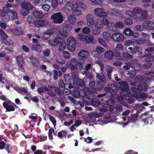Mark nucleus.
Instances as JSON below:
<instances>
[{
	"label": "nucleus",
	"mask_w": 154,
	"mask_h": 154,
	"mask_svg": "<svg viewBox=\"0 0 154 154\" xmlns=\"http://www.w3.org/2000/svg\"><path fill=\"white\" fill-rule=\"evenodd\" d=\"M134 12V10H128L125 12V14L126 15L128 16L131 17L135 18Z\"/></svg>",
	"instance_id": "33"
},
{
	"label": "nucleus",
	"mask_w": 154,
	"mask_h": 154,
	"mask_svg": "<svg viewBox=\"0 0 154 154\" xmlns=\"http://www.w3.org/2000/svg\"><path fill=\"white\" fill-rule=\"evenodd\" d=\"M136 73V72L135 70L134 69H131L129 71V74L130 77L131 78H132L134 77Z\"/></svg>",
	"instance_id": "46"
},
{
	"label": "nucleus",
	"mask_w": 154,
	"mask_h": 154,
	"mask_svg": "<svg viewBox=\"0 0 154 154\" xmlns=\"http://www.w3.org/2000/svg\"><path fill=\"white\" fill-rule=\"evenodd\" d=\"M60 41L57 37L51 38L48 41V44L51 46H56L59 43Z\"/></svg>",
	"instance_id": "15"
},
{
	"label": "nucleus",
	"mask_w": 154,
	"mask_h": 154,
	"mask_svg": "<svg viewBox=\"0 0 154 154\" xmlns=\"http://www.w3.org/2000/svg\"><path fill=\"white\" fill-rule=\"evenodd\" d=\"M63 28L68 33L70 32L72 29V26L70 25L67 24Z\"/></svg>",
	"instance_id": "41"
},
{
	"label": "nucleus",
	"mask_w": 154,
	"mask_h": 154,
	"mask_svg": "<svg viewBox=\"0 0 154 154\" xmlns=\"http://www.w3.org/2000/svg\"><path fill=\"white\" fill-rule=\"evenodd\" d=\"M86 36L83 34L80 33L78 35V38L80 40L84 41L85 40Z\"/></svg>",
	"instance_id": "60"
},
{
	"label": "nucleus",
	"mask_w": 154,
	"mask_h": 154,
	"mask_svg": "<svg viewBox=\"0 0 154 154\" xmlns=\"http://www.w3.org/2000/svg\"><path fill=\"white\" fill-rule=\"evenodd\" d=\"M133 31L130 28H127L125 29L124 32V33L128 36H131L133 34Z\"/></svg>",
	"instance_id": "38"
},
{
	"label": "nucleus",
	"mask_w": 154,
	"mask_h": 154,
	"mask_svg": "<svg viewBox=\"0 0 154 154\" xmlns=\"http://www.w3.org/2000/svg\"><path fill=\"white\" fill-rule=\"evenodd\" d=\"M104 56L105 58L110 60L113 59L114 54L112 51L109 50L105 52Z\"/></svg>",
	"instance_id": "18"
},
{
	"label": "nucleus",
	"mask_w": 154,
	"mask_h": 154,
	"mask_svg": "<svg viewBox=\"0 0 154 154\" xmlns=\"http://www.w3.org/2000/svg\"><path fill=\"white\" fill-rule=\"evenodd\" d=\"M108 29L110 30L115 31L117 30V28L115 25L113 23H110L108 26Z\"/></svg>",
	"instance_id": "35"
},
{
	"label": "nucleus",
	"mask_w": 154,
	"mask_h": 154,
	"mask_svg": "<svg viewBox=\"0 0 154 154\" xmlns=\"http://www.w3.org/2000/svg\"><path fill=\"white\" fill-rule=\"evenodd\" d=\"M104 89L107 92H109L111 91V94L115 95L117 94L119 88L114 84H109L107 85V87H105Z\"/></svg>",
	"instance_id": "3"
},
{
	"label": "nucleus",
	"mask_w": 154,
	"mask_h": 154,
	"mask_svg": "<svg viewBox=\"0 0 154 154\" xmlns=\"http://www.w3.org/2000/svg\"><path fill=\"white\" fill-rule=\"evenodd\" d=\"M98 42L100 44L105 47H106L107 46V44L104 41L102 38H100L98 39Z\"/></svg>",
	"instance_id": "50"
},
{
	"label": "nucleus",
	"mask_w": 154,
	"mask_h": 154,
	"mask_svg": "<svg viewBox=\"0 0 154 154\" xmlns=\"http://www.w3.org/2000/svg\"><path fill=\"white\" fill-rule=\"evenodd\" d=\"M76 42L74 37H69L67 39V47L70 51H74L75 50Z\"/></svg>",
	"instance_id": "5"
},
{
	"label": "nucleus",
	"mask_w": 154,
	"mask_h": 154,
	"mask_svg": "<svg viewBox=\"0 0 154 154\" xmlns=\"http://www.w3.org/2000/svg\"><path fill=\"white\" fill-rule=\"evenodd\" d=\"M119 88L121 90V94L122 95L125 97V98L127 102L129 103L134 102V100L133 98L132 94L129 91L128 84L126 81H121L119 82Z\"/></svg>",
	"instance_id": "1"
},
{
	"label": "nucleus",
	"mask_w": 154,
	"mask_h": 154,
	"mask_svg": "<svg viewBox=\"0 0 154 154\" xmlns=\"http://www.w3.org/2000/svg\"><path fill=\"white\" fill-rule=\"evenodd\" d=\"M63 93L64 94L67 95L71 94L72 91L67 88H64L63 91Z\"/></svg>",
	"instance_id": "52"
},
{
	"label": "nucleus",
	"mask_w": 154,
	"mask_h": 154,
	"mask_svg": "<svg viewBox=\"0 0 154 154\" xmlns=\"http://www.w3.org/2000/svg\"><path fill=\"white\" fill-rule=\"evenodd\" d=\"M131 90L132 91V93L133 97L137 98L138 97V94L140 93L139 91L138 88H137L136 87H131Z\"/></svg>",
	"instance_id": "20"
},
{
	"label": "nucleus",
	"mask_w": 154,
	"mask_h": 154,
	"mask_svg": "<svg viewBox=\"0 0 154 154\" xmlns=\"http://www.w3.org/2000/svg\"><path fill=\"white\" fill-rule=\"evenodd\" d=\"M17 62H21L22 63H24V61L23 58L21 56H18L16 57Z\"/></svg>",
	"instance_id": "59"
},
{
	"label": "nucleus",
	"mask_w": 154,
	"mask_h": 154,
	"mask_svg": "<svg viewBox=\"0 0 154 154\" xmlns=\"http://www.w3.org/2000/svg\"><path fill=\"white\" fill-rule=\"evenodd\" d=\"M141 16L143 19H146L147 18L148 16L147 11L146 10H143L141 12Z\"/></svg>",
	"instance_id": "44"
},
{
	"label": "nucleus",
	"mask_w": 154,
	"mask_h": 154,
	"mask_svg": "<svg viewBox=\"0 0 154 154\" xmlns=\"http://www.w3.org/2000/svg\"><path fill=\"white\" fill-rule=\"evenodd\" d=\"M152 65V63L150 62H146L143 64V66L144 68L146 69L149 68Z\"/></svg>",
	"instance_id": "63"
},
{
	"label": "nucleus",
	"mask_w": 154,
	"mask_h": 154,
	"mask_svg": "<svg viewBox=\"0 0 154 154\" xmlns=\"http://www.w3.org/2000/svg\"><path fill=\"white\" fill-rule=\"evenodd\" d=\"M68 20L69 23L72 24H74L75 23L76 18L73 14H70L68 18Z\"/></svg>",
	"instance_id": "32"
},
{
	"label": "nucleus",
	"mask_w": 154,
	"mask_h": 154,
	"mask_svg": "<svg viewBox=\"0 0 154 154\" xmlns=\"http://www.w3.org/2000/svg\"><path fill=\"white\" fill-rule=\"evenodd\" d=\"M54 130L53 128H50L48 130V137L50 140L53 139V137L52 134V132L54 133Z\"/></svg>",
	"instance_id": "43"
},
{
	"label": "nucleus",
	"mask_w": 154,
	"mask_h": 154,
	"mask_svg": "<svg viewBox=\"0 0 154 154\" xmlns=\"http://www.w3.org/2000/svg\"><path fill=\"white\" fill-rule=\"evenodd\" d=\"M66 85L64 84L62 80L60 79L59 81L58 82V86L60 88H65Z\"/></svg>",
	"instance_id": "42"
},
{
	"label": "nucleus",
	"mask_w": 154,
	"mask_h": 154,
	"mask_svg": "<svg viewBox=\"0 0 154 154\" xmlns=\"http://www.w3.org/2000/svg\"><path fill=\"white\" fill-rule=\"evenodd\" d=\"M56 60L57 62L61 64H64L65 62V60L60 57L57 58L56 59Z\"/></svg>",
	"instance_id": "55"
},
{
	"label": "nucleus",
	"mask_w": 154,
	"mask_h": 154,
	"mask_svg": "<svg viewBox=\"0 0 154 154\" xmlns=\"http://www.w3.org/2000/svg\"><path fill=\"white\" fill-rule=\"evenodd\" d=\"M33 14L36 19L42 18L44 16L42 13L36 11H33Z\"/></svg>",
	"instance_id": "27"
},
{
	"label": "nucleus",
	"mask_w": 154,
	"mask_h": 154,
	"mask_svg": "<svg viewBox=\"0 0 154 154\" xmlns=\"http://www.w3.org/2000/svg\"><path fill=\"white\" fill-rule=\"evenodd\" d=\"M111 38L114 41L121 42L124 39L123 35L119 32H115L112 35Z\"/></svg>",
	"instance_id": "8"
},
{
	"label": "nucleus",
	"mask_w": 154,
	"mask_h": 154,
	"mask_svg": "<svg viewBox=\"0 0 154 154\" xmlns=\"http://www.w3.org/2000/svg\"><path fill=\"white\" fill-rule=\"evenodd\" d=\"M134 11L135 13V17L136 14H140L142 11L141 8H135L134 9Z\"/></svg>",
	"instance_id": "48"
},
{
	"label": "nucleus",
	"mask_w": 154,
	"mask_h": 154,
	"mask_svg": "<svg viewBox=\"0 0 154 154\" xmlns=\"http://www.w3.org/2000/svg\"><path fill=\"white\" fill-rule=\"evenodd\" d=\"M3 105L4 107L6 109V110L8 112L13 111L15 110V109L14 106L8 104L7 102H3Z\"/></svg>",
	"instance_id": "16"
},
{
	"label": "nucleus",
	"mask_w": 154,
	"mask_h": 154,
	"mask_svg": "<svg viewBox=\"0 0 154 154\" xmlns=\"http://www.w3.org/2000/svg\"><path fill=\"white\" fill-rule=\"evenodd\" d=\"M75 69H80L82 68V63H75Z\"/></svg>",
	"instance_id": "62"
},
{
	"label": "nucleus",
	"mask_w": 154,
	"mask_h": 154,
	"mask_svg": "<svg viewBox=\"0 0 154 154\" xmlns=\"http://www.w3.org/2000/svg\"><path fill=\"white\" fill-rule=\"evenodd\" d=\"M29 11L25 9L24 8H22V9L21 10V14L23 16H26L28 15V14L29 13Z\"/></svg>",
	"instance_id": "47"
},
{
	"label": "nucleus",
	"mask_w": 154,
	"mask_h": 154,
	"mask_svg": "<svg viewBox=\"0 0 154 154\" xmlns=\"http://www.w3.org/2000/svg\"><path fill=\"white\" fill-rule=\"evenodd\" d=\"M128 49L131 51V52L133 54H136L137 53L138 54L141 53L143 51L142 48L138 46L129 47Z\"/></svg>",
	"instance_id": "11"
},
{
	"label": "nucleus",
	"mask_w": 154,
	"mask_h": 154,
	"mask_svg": "<svg viewBox=\"0 0 154 154\" xmlns=\"http://www.w3.org/2000/svg\"><path fill=\"white\" fill-rule=\"evenodd\" d=\"M15 90L21 94H23V93L26 94L28 93L27 89L23 87H17L16 88Z\"/></svg>",
	"instance_id": "21"
},
{
	"label": "nucleus",
	"mask_w": 154,
	"mask_h": 154,
	"mask_svg": "<svg viewBox=\"0 0 154 154\" xmlns=\"http://www.w3.org/2000/svg\"><path fill=\"white\" fill-rule=\"evenodd\" d=\"M104 103L105 105V107H109L110 106H113L115 103L114 100L112 99L106 101Z\"/></svg>",
	"instance_id": "25"
},
{
	"label": "nucleus",
	"mask_w": 154,
	"mask_h": 154,
	"mask_svg": "<svg viewBox=\"0 0 154 154\" xmlns=\"http://www.w3.org/2000/svg\"><path fill=\"white\" fill-rule=\"evenodd\" d=\"M60 34L62 36L66 37L67 35V31L64 29L63 28L62 30H60L59 32Z\"/></svg>",
	"instance_id": "45"
},
{
	"label": "nucleus",
	"mask_w": 154,
	"mask_h": 154,
	"mask_svg": "<svg viewBox=\"0 0 154 154\" xmlns=\"http://www.w3.org/2000/svg\"><path fill=\"white\" fill-rule=\"evenodd\" d=\"M70 0L68 1V2H67L65 6V9L68 11L72 10L74 6L73 3L70 2Z\"/></svg>",
	"instance_id": "22"
},
{
	"label": "nucleus",
	"mask_w": 154,
	"mask_h": 154,
	"mask_svg": "<svg viewBox=\"0 0 154 154\" xmlns=\"http://www.w3.org/2000/svg\"><path fill=\"white\" fill-rule=\"evenodd\" d=\"M49 117L50 120L52 122L54 126L56 125V121L54 118L53 116L49 115Z\"/></svg>",
	"instance_id": "53"
},
{
	"label": "nucleus",
	"mask_w": 154,
	"mask_h": 154,
	"mask_svg": "<svg viewBox=\"0 0 154 154\" xmlns=\"http://www.w3.org/2000/svg\"><path fill=\"white\" fill-rule=\"evenodd\" d=\"M66 44L65 43H60L59 50L60 51H62L64 50L66 48Z\"/></svg>",
	"instance_id": "49"
},
{
	"label": "nucleus",
	"mask_w": 154,
	"mask_h": 154,
	"mask_svg": "<svg viewBox=\"0 0 154 154\" xmlns=\"http://www.w3.org/2000/svg\"><path fill=\"white\" fill-rule=\"evenodd\" d=\"M106 82H98L97 86V89L99 90H100L105 86V84Z\"/></svg>",
	"instance_id": "29"
},
{
	"label": "nucleus",
	"mask_w": 154,
	"mask_h": 154,
	"mask_svg": "<svg viewBox=\"0 0 154 154\" xmlns=\"http://www.w3.org/2000/svg\"><path fill=\"white\" fill-rule=\"evenodd\" d=\"M96 51L99 53L101 54L104 51V49L100 46H98L96 48Z\"/></svg>",
	"instance_id": "61"
},
{
	"label": "nucleus",
	"mask_w": 154,
	"mask_h": 154,
	"mask_svg": "<svg viewBox=\"0 0 154 154\" xmlns=\"http://www.w3.org/2000/svg\"><path fill=\"white\" fill-rule=\"evenodd\" d=\"M91 103L93 106L95 107L98 106L100 103V102L99 100L94 99L91 100Z\"/></svg>",
	"instance_id": "30"
},
{
	"label": "nucleus",
	"mask_w": 154,
	"mask_h": 154,
	"mask_svg": "<svg viewBox=\"0 0 154 154\" xmlns=\"http://www.w3.org/2000/svg\"><path fill=\"white\" fill-rule=\"evenodd\" d=\"M97 77L98 79V82H106V79L104 75L102 73L100 74H97Z\"/></svg>",
	"instance_id": "28"
},
{
	"label": "nucleus",
	"mask_w": 154,
	"mask_h": 154,
	"mask_svg": "<svg viewBox=\"0 0 154 154\" xmlns=\"http://www.w3.org/2000/svg\"><path fill=\"white\" fill-rule=\"evenodd\" d=\"M86 20L88 27L92 28L94 26L95 21H94V16L93 15L88 14L86 16Z\"/></svg>",
	"instance_id": "6"
},
{
	"label": "nucleus",
	"mask_w": 154,
	"mask_h": 154,
	"mask_svg": "<svg viewBox=\"0 0 154 154\" xmlns=\"http://www.w3.org/2000/svg\"><path fill=\"white\" fill-rule=\"evenodd\" d=\"M21 5L22 8H24L29 11L33 8V6L31 3L26 2H23L21 4Z\"/></svg>",
	"instance_id": "12"
},
{
	"label": "nucleus",
	"mask_w": 154,
	"mask_h": 154,
	"mask_svg": "<svg viewBox=\"0 0 154 154\" xmlns=\"http://www.w3.org/2000/svg\"><path fill=\"white\" fill-rule=\"evenodd\" d=\"M112 73V69L110 68H109L107 69V76L109 80H111V75Z\"/></svg>",
	"instance_id": "57"
},
{
	"label": "nucleus",
	"mask_w": 154,
	"mask_h": 154,
	"mask_svg": "<svg viewBox=\"0 0 154 154\" xmlns=\"http://www.w3.org/2000/svg\"><path fill=\"white\" fill-rule=\"evenodd\" d=\"M138 97L137 98L140 99L141 100H144L147 97V94L144 93H139L138 94Z\"/></svg>",
	"instance_id": "37"
},
{
	"label": "nucleus",
	"mask_w": 154,
	"mask_h": 154,
	"mask_svg": "<svg viewBox=\"0 0 154 154\" xmlns=\"http://www.w3.org/2000/svg\"><path fill=\"white\" fill-rule=\"evenodd\" d=\"M0 15L2 19L6 21H8L10 20V13L9 8L4 7L2 10H0Z\"/></svg>",
	"instance_id": "4"
},
{
	"label": "nucleus",
	"mask_w": 154,
	"mask_h": 154,
	"mask_svg": "<svg viewBox=\"0 0 154 154\" xmlns=\"http://www.w3.org/2000/svg\"><path fill=\"white\" fill-rule=\"evenodd\" d=\"M10 19L14 20L17 18V15L16 12L14 10H11L10 11Z\"/></svg>",
	"instance_id": "24"
},
{
	"label": "nucleus",
	"mask_w": 154,
	"mask_h": 154,
	"mask_svg": "<svg viewBox=\"0 0 154 154\" xmlns=\"http://www.w3.org/2000/svg\"><path fill=\"white\" fill-rule=\"evenodd\" d=\"M137 88L140 93L142 91H146L147 89V85L143 83L139 84Z\"/></svg>",
	"instance_id": "19"
},
{
	"label": "nucleus",
	"mask_w": 154,
	"mask_h": 154,
	"mask_svg": "<svg viewBox=\"0 0 154 154\" xmlns=\"http://www.w3.org/2000/svg\"><path fill=\"white\" fill-rule=\"evenodd\" d=\"M63 0H52L51 5L54 8L57 7L58 5L62 3Z\"/></svg>",
	"instance_id": "26"
},
{
	"label": "nucleus",
	"mask_w": 154,
	"mask_h": 154,
	"mask_svg": "<svg viewBox=\"0 0 154 154\" xmlns=\"http://www.w3.org/2000/svg\"><path fill=\"white\" fill-rule=\"evenodd\" d=\"M52 90L49 89L47 87H45L38 88L37 89V92L39 94L41 95V94L45 92V91H51Z\"/></svg>",
	"instance_id": "23"
},
{
	"label": "nucleus",
	"mask_w": 154,
	"mask_h": 154,
	"mask_svg": "<svg viewBox=\"0 0 154 154\" xmlns=\"http://www.w3.org/2000/svg\"><path fill=\"white\" fill-rule=\"evenodd\" d=\"M123 56L125 58L130 59L132 58L133 57V56L127 52H124L123 54Z\"/></svg>",
	"instance_id": "56"
},
{
	"label": "nucleus",
	"mask_w": 154,
	"mask_h": 154,
	"mask_svg": "<svg viewBox=\"0 0 154 154\" xmlns=\"http://www.w3.org/2000/svg\"><path fill=\"white\" fill-rule=\"evenodd\" d=\"M103 38L109 40L111 38V34L108 32L105 31L103 33Z\"/></svg>",
	"instance_id": "34"
},
{
	"label": "nucleus",
	"mask_w": 154,
	"mask_h": 154,
	"mask_svg": "<svg viewBox=\"0 0 154 154\" xmlns=\"http://www.w3.org/2000/svg\"><path fill=\"white\" fill-rule=\"evenodd\" d=\"M143 115L141 117V121L143 123L144 125H147L149 124H151L153 121L154 119L151 117H147V118H143Z\"/></svg>",
	"instance_id": "14"
},
{
	"label": "nucleus",
	"mask_w": 154,
	"mask_h": 154,
	"mask_svg": "<svg viewBox=\"0 0 154 154\" xmlns=\"http://www.w3.org/2000/svg\"><path fill=\"white\" fill-rule=\"evenodd\" d=\"M51 19L53 22L56 24H60L63 21V16L60 12L53 14L51 17Z\"/></svg>",
	"instance_id": "2"
},
{
	"label": "nucleus",
	"mask_w": 154,
	"mask_h": 154,
	"mask_svg": "<svg viewBox=\"0 0 154 154\" xmlns=\"http://www.w3.org/2000/svg\"><path fill=\"white\" fill-rule=\"evenodd\" d=\"M27 21L29 24H32L34 23V20L32 17L31 15H29L27 18Z\"/></svg>",
	"instance_id": "54"
},
{
	"label": "nucleus",
	"mask_w": 154,
	"mask_h": 154,
	"mask_svg": "<svg viewBox=\"0 0 154 154\" xmlns=\"http://www.w3.org/2000/svg\"><path fill=\"white\" fill-rule=\"evenodd\" d=\"M54 90L55 92L59 95H61L62 94L63 91L62 89L59 88L58 87L54 88Z\"/></svg>",
	"instance_id": "58"
},
{
	"label": "nucleus",
	"mask_w": 154,
	"mask_h": 154,
	"mask_svg": "<svg viewBox=\"0 0 154 154\" xmlns=\"http://www.w3.org/2000/svg\"><path fill=\"white\" fill-rule=\"evenodd\" d=\"M95 14L101 17H105L107 16V14L104 11V9L100 8H96L94 10Z\"/></svg>",
	"instance_id": "10"
},
{
	"label": "nucleus",
	"mask_w": 154,
	"mask_h": 154,
	"mask_svg": "<svg viewBox=\"0 0 154 154\" xmlns=\"http://www.w3.org/2000/svg\"><path fill=\"white\" fill-rule=\"evenodd\" d=\"M94 26H95V28L99 29H100L103 27L102 22L100 21H95Z\"/></svg>",
	"instance_id": "36"
},
{
	"label": "nucleus",
	"mask_w": 154,
	"mask_h": 154,
	"mask_svg": "<svg viewBox=\"0 0 154 154\" xmlns=\"http://www.w3.org/2000/svg\"><path fill=\"white\" fill-rule=\"evenodd\" d=\"M47 23H48L47 21L43 19L36 20L35 22V24L37 27L45 26Z\"/></svg>",
	"instance_id": "13"
},
{
	"label": "nucleus",
	"mask_w": 154,
	"mask_h": 154,
	"mask_svg": "<svg viewBox=\"0 0 154 154\" xmlns=\"http://www.w3.org/2000/svg\"><path fill=\"white\" fill-rule=\"evenodd\" d=\"M143 26L147 29H154V23L150 20H146L143 23Z\"/></svg>",
	"instance_id": "9"
},
{
	"label": "nucleus",
	"mask_w": 154,
	"mask_h": 154,
	"mask_svg": "<svg viewBox=\"0 0 154 154\" xmlns=\"http://www.w3.org/2000/svg\"><path fill=\"white\" fill-rule=\"evenodd\" d=\"M95 62L96 63H97L100 65V69L101 71H103L104 68V65L102 62L100 60H98L96 61Z\"/></svg>",
	"instance_id": "51"
},
{
	"label": "nucleus",
	"mask_w": 154,
	"mask_h": 154,
	"mask_svg": "<svg viewBox=\"0 0 154 154\" xmlns=\"http://www.w3.org/2000/svg\"><path fill=\"white\" fill-rule=\"evenodd\" d=\"M0 35L1 38L5 40L8 37L7 34L2 29H0Z\"/></svg>",
	"instance_id": "39"
},
{
	"label": "nucleus",
	"mask_w": 154,
	"mask_h": 154,
	"mask_svg": "<svg viewBox=\"0 0 154 154\" xmlns=\"http://www.w3.org/2000/svg\"><path fill=\"white\" fill-rule=\"evenodd\" d=\"M63 55L65 59H68L70 57V55L68 51H64L63 52Z\"/></svg>",
	"instance_id": "64"
},
{
	"label": "nucleus",
	"mask_w": 154,
	"mask_h": 154,
	"mask_svg": "<svg viewBox=\"0 0 154 154\" xmlns=\"http://www.w3.org/2000/svg\"><path fill=\"white\" fill-rule=\"evenodd\" d=\"M89 55V52L85 50L81 51L78 53V55L79 57L85 59L87 58Z\"/></svg>",
	"instance_id": "17"
},
{
	"label": "nucleus",
	"mask_w": 154,
	"mask_h": 154,
	"mask_svg": "<svg viewBox=\"0 0 154 154\" xmlns=\"http://www.w3.org/2000/svg\"><path fill=\"white\" fill-rule=\"evenodd\" d=\"M94 37L92 35H87L86 36L85 41L87 43H90L93 40Z\"/></svg>",
	"instance_id": "31"
},
{
	"label": "nucleus",
	"mask_w": 154,
	"mask_h": 154,
	"mask_svg": "<svg viewBox=\"0 0 154 154\" xmlns=\"http://www.w3.org/2000/svg\"><path fill=\"white\" fill-rule=\"evenodd\" d=\"M124 22L126 25L129 26L132 23L133 20L131 18H127L125 19Z\"/></svg>",
	"instance_id": "40"
},
{
	"label": "nucleus",
	"mask_w": 154,
	"mask_h": 154,
	"mask_svg": "<svg viewBox=\"0 0 154 154\" xmlns=\"http://www.w3.org/2000/svg\"><path fill=\"white\" fill-rule=\"evenodd\" d=\"M77 61V59L76 58H73L66 64L67 67L71 70H75V63Z\"/></svg>",
	"instance_id": "7"
}]
</instances>
